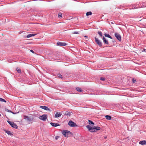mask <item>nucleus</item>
Returning <instances> with one entry per match:
<instances>
[{
	"mask_svg": "<svg viewBox=\"0 0 146 146\" xmlns=\"http://www.w3.org/2000/svg\"><path fill=\"white\" fill-rule=\"evenodd\" d=\"M62 133L65 137H72L73 135L72 133L69 131L66 130L63 131L62 132Z\"/></svg>",
	"mask_w": 146,
	"mask_h": 146,
	"instance_id": "f257e3e1",
	"label": "nucleus"
},
{
	"mask_svg": "<svg viewBox=\"0 0 146 146\" xmlns=\"http://www.w3.org/2000/svg\"><path fill=\"white\" fill-rule=\"evenodd\" d=\"M86 127L90 132H95L94 126L91 127L90 125H88L86 126Z\"/></svg>",
	"mask_w": 146,
	"mask_h": 146,
	"instance_id": "f03ea898",
	"label": "nucleus"
},
{
	"mask_svg": "<svg viewBox=\"0 0 146 146\" xmlns=\"http://www.w3.org/2000/svg\"><path fill=\"white\" fill-rule=\"evenodd\" d=\"M68 125L71 127H77L78 125L74 122L71 120H70L68 123Z\"/></svg>",
	"mask_w": 146,
	"mask_h": 146,
	"instance_id": "7ed1b4c3",
	"label": "nucleus"
},
{
	"mask_svg": "<svg viewBox=\"0 0 146 146\" xmlns=\"http://www.w3.org/2000/svg\"><path fill=\"white\" fill-rule=\"evenodd\" d=\"M95 40L96 43L100 46L101 47L102 46V43L98 39L96 38V37H95Z\"/></svg>",
	"mask_w": 146,
	"mask_h": 146,
	"instance_id": "20e7f679",
	"label": "nucleus"
},
{
	"mask_svg": "<svg viewBox=\"0 0 146 146\" xmlns=\"http://www.w3.org/2000/svg\"><path fill=\"white\" fill-rule=\"evenodd\" d=\"M114 35L117 39L120 41H121V35L118 33H115Z\"/></svg>",
	"mask_w": 146,
	"mask_h": 146,
	"instance_id": "39448f33",
	"label": "nucleus"
},
{
	"mask_svg": "<svg viewBox=\"0 0 146 146\" xmlns=\"http://www.w3.org/2000/svg\"><path fill=\"white\" fill-rule=\"evenodd\" d=\"M23 117L24 119H25L26 120L29 122L32 121L33 119V118H31L29 117L28 116L25 115H24Z\"/></svg>",
	"mask_w": 146,
	"mask_h": 146,
	"instance_id": "423d86ee",
	"label": "nucleus"
},
{
	"mask_svg": "<svg viewBox=\"0 0 146 146\" xmlns=\"http://www.w3.org/2000/svg\"><path fill=\"white\" fill-rule=\"evenodd\" d=\"M39 118L43 121H45L47 118V115L45 114H44L39 117Z\"/></svg>",
	"mask_w": 146,
	"mask_h": 146,
	"instance_id": "0eeeda50",
	"label": "nucleus"
},
{
	"mask_svg": "<svg viewBox=\"0 0 146 146\" xmlns=\"http://www.w3.org/2000/svg\"><path fill=\"white\" fill-rule=\"evenodd\" d=\"M57 45L59 46H64L66 45V43L60 42H58L57 43Z\"/></svg>",
	"mask_w": 146,
	"mask_h": 146,
	"instance_id": "6e6552de",
	"label": "nucleus"
},
{
	"mask_svg": "<svg viewBox=\"0 0 146 146\" xmlns=\"http://www.w3.org/2000/svg\"><path fill=\"white\" fill-rule=\"evenodd\" d=\"M131 8L133 9H137L139 8V5L138 4H133L131 6Z\"/></svg>",
	"mask_w": 146,
	"mask_h": 146,
	"instance_id": "1a4fd4ad",
	"label": "nucleus"
},
{
	"mask_svg": "<svg viewBox=\"0 0 146 146\" xmlns=\"http://www.w3.org/2000/svg\"><path fill=\"white\" fill-rule=\"evenodd\" d=\"M40 108L44 109L46 110H49L50 111V110L47 107L45 106H40Z\"/></svg>",
	"mask_w": 146,
	"mask_h": 146,
	"instance_id": "9d476101",
	"label": "nucleus"
},
{
	"mask_svg": "<svg viewBox=\"0 0 146 146\" xmlns=\"http://www.w3.org/2000/svg\"><path fill=\"white\" fill-rule=\"evenodd\" d=\"M50 124L53 127H57L58 126H60V124L57 123H53L52 122H51L50 123Z\"/></svg>",
	"mask_w": 146,
	"mask_h": 146,
	"instance_id": "9b49d317",
	"label": "nucleus"
},
{
	"mask_svg": "<svg viewBox=\"0 0 146 146\" xmlns=\"http://www.w3.org/2000/svg\"><path fill=\"white\" fill-rule=\"evenodd\" d=\"M12 127L15 128V129H17L18 126L14 122H13L10 125Z\"/></svg>",
	"mask_w": 146,
	"mask_h": 146,
	"instance_id": "f8f14e48",
	"label": "nucleus"
},
{
	"mask_svg": "<svg viewBox=\"0 0 146 146\" xmlns=\"http://www.w3.org/2000/svg\"><path fill=\"white\" fill-rule=\"evenodd\" d=\"M103 40L104 44H109V42L108 41L104 36L103 38Z\"/></svg>",
	"mask_w": 146,
	"mask_h": 146,
	"instance_id": "ddd939ff",
	"label": "nucleus"
},
{
	"mask_svg": "<svg viewBox=\"0 0 146 146\" xmlns=\"http://www.w3.org/2000/svg\"><path fill=\"white\" fill-rule=\"evenodd\" d=\"M72 113H71L70 112H66L64 113V115H66L67 116L70 117L72 115Z\"/></svg>",
	"mask_w": 146,
	"mask_h": 146,
	"instance_id": "4468645a",
	"label": "nucleus"
},
{
	"mask_svg": "<svg viewBox=\"0 0 146 146\" xmlns=\"http://www.w3.org/2000/svg\"><path fill=\"white\" fill-rule=\"evenodd\" d=\"M139 144L142 145H145L146 144V141L143 140L140 141L139 142Z\"/></svg>",
	"mask_w": 146,
	"mask_h": 146,
	"instance_id": "2eb2a0df",
	"label": "nucleus"
},
{
	"mask_svg": "<svg viewBox=\"0 0 146 146\" xmlns=\"http://www.w3.org/2000/svg\"><path fill=\"white\" fill-rule=\"evenodd\" d=\"M94 127L95 132H96L97 131L99 130L100 129V127H99L95 126H94Z\"/></svg>",
	"mask_w": 146,
	"mask_h": 146,
	"instance_id": "dca6fc26",
	"label": "nucleus"
},
{
	"mask_svg": "<svg viewBox=\"0 0 146 146\" xmlns=\"http://www.w3.org/2000/svg\"><path fill=\"white\" fill-rule=\"evenodd\" d=\"M61 115V114L60 113H58V112H57L56 113L55 115V117L56 118L60 116Z\"/></svg>",
	"mask_w": 146,
	"mask_h": 146,
	"instance_id": "f3484780",
	"label": "nucleus"
},
{
	"mask_svg": "<svg viewBox=\"0 0 146 146\" xmlns=\"http://www.w3.org/2000/svg\"><path fill=\"white\" fill-rule=\"evenodd\" d=\"M5 132L8 134L9 135H13L12 133L10 131H8V130H6V131H5Z\"/></svg>",
	"mask_w": 146,
	"mask_h": 146,
	"instance_id": "a211bd4d",
	"label": "nucleus"
},
{
	"mask_svg": "<svg viewBox=\"0 0 146 146\" xmlns=\"http://www.w3.org/2000/svg\"><path fill=\"white\" fill-rule=\"evenodd\" d=\"M104 35L105 37H108V38H109L111 39H112V37L111 36H110L108 34H106V33H105L104 34Z\"/></svg>",
	"mask_w": 146,
	"mask_h": 146,
	"instance_id": "6ab92c4d",
	"label": "nucleus"
},
{
	"mask_svg": "<svg viewBox=\"0 0 146 146\" xmlns=\"http://www.w3.org/2000/svg\"><path fill=\"white\" fill-rule=\"evenodd\" d=\"M36 35V34H30L27 35V38H29L31 36H34Z\"/></svg>",
	"mask_w": 146,
	"mask_h": 146,
	"instance_id": "aec40b11",
	"label": "nucleus"
},
{
	"mask_svg": "<svg viewBox=\"0 0 146 146\" xmlns=\"http://www.w3.org/2000/svg\"><path fill=\"white\" fill-rule=\"evenodd\" d=\"M92 14V12L91 11L88 12L86 13V16L87 17H88L90 15H91Z\"/></svg>",
	"mask_w": 146,
	"mask_h": 146,
	"instance_id": "412c9836",
	"label": "nucleus"
},
{
	"mask_svg": "<svg viewBox=\"0 0 146 146\" xmlns=\"http://www.w3.org/2000/svg\"><path fill=\"white\" fill-rule=\"evenodd\" d=\"M105 117L108 120L111 119V117L108 115H106Z\"/></svg>",
	"mask_w": 146,
	"mask_h": 146,
	"instance_id": "4be33fe9",
	"label": "nucleus"
},
{
	"mask_svg": "<svg viewBox=\"0 0 146 146\" xmlns=\"http://www.w3.org/2000/svg\"><path fill=\"white\" fill-rule=\"evenodd\" d=\"M88 123L90 125H94V122L90 120H88Z\"/></svg>",
	"mask_w": 146,
	"mask_h": 146,
	"instance_id": "5701e85b",
	"label": "nucleus"
},
{
	"mask_svg": "<svg viewBox=\"0 0 146 146\" xmlns=\"http://www.w3.org/2000/svg\"><path fill=\"white\" fill-rule=\"evenodd\" d=\"M76 89L77 91L78 92H82V91H83L81 88L79 87H77L76 88Z\"/></svg>",
	"mask_w": 146,
	"mask_h": 146,
	"instance_id": "b1692460",
	"label": "nucleus"
},
{
	"mask_svg": "<svg viewBox=\"0 0 146 146\" xmlns=\"http://www.w3.org/2000/svg\"><path fill=\"white\" fill-rule=\"evenodd\" d=\"M57 76L59 78H62V75L60 74V73H58L57 74Z\"/></svg>",
	"mask_w": 146,
	"mask_h": 146,
	"instance_id": "393cba45",
	"label": "nucleus"
},
{
	"mask_svg": "<svg viewBox=\"0 0 146 146\" xmlns=\"http://www.w3.org/2000/svg\"><path fill=\"white\" fill-rule=\"evenodd\" d=\"M62 15L61 13H59L58 14V17L59 18H61L62 17Z\"/></svg>",
	"mask_w": 146,
	"mask_h": 146,
	"instance_id": "a878e982",
	"label": "nucleus"
},
{
	"mask_svg": "<svg viewBox=\"0 0 146 146\" xmlns=\"http://www.w3.org/2000/svg\"><path fill=\"white\" fill-rule=\"evenodd\" d=\"M98 33L100 36L101 37L102 36V33L100 31H98Z\"/></svg>",
	"mask_w": 146,
	"mask_h": 146,
	"instance_id": "bb28decb",
	"label": "nucleus"
},
{
	"mask_svg": "<svg viewBox=\"0 0 146 146\" xmlns=\"http://www.w3.org/2000/svg\"><path fill=\"white\" fill-rule=\"evenodd\" d=\"M16 69L18 73H21V71L20 69H19L17 67V68Z\"/></svg>",
	"mask_w": 146,
	"mask_h": 146,
	"instance_id": "cd10ccee",
	"label": "nucleus"
},
{
	"mask_svg": "<svg viewBox=\"0 0 146 146\" xmlns=\"http://www.w3.org/2000/svg\"><path fill=\"white\" fill-rule=\"evenodd\" d=\"M5 111H7V112H10V113H12L13 114H15V113H14L12 111H11L9 110L8 109H5Z\"/></svg>",
	"mask_w": 146,
	"mask_h": 146,
	"instance_id": "c85d7f7f",
	"label": "nucleus"
},
{
	"mask_svg": "<svg viewBox=\"0 0 146 146\" xmlns=\"http://www.w3.org/2000/svg\"><path fill=\"white\" fill-rule=\"evenodd\" d=\"M0 101L3 102H6V100L0 98Z\"/></svg>",
	"mask_w": 146,
	"mask_h": 146,
	"instance_id": "c756f323",
	"label": "nucleus"
},
{
	"mask_svg": "<svg viewBox=\"0 0 146 146\" xmlns=\"http://www.w3.org/2000/svg\"><path fill=\"white\" fill-rule=\"evenodd\" d=\"M100 80H102L103 81H104L105 80V78L104 77H101L100 78Z\"/></svg>",
	"mask_w": 146,
	"mask_h": 146,
	"instance_id": "7c9ffc66",
	"label": "nucleus"
},
{
	"mask_svg": "<svg viewBox=\"0 0 146 146\" xmlns=\"http://www.w3.org/2000/svg\"><path fill=\"white\" fill-rule=\"evenodd\" d=\"M136 80L135 79L133 78L132 81L133 83H135L136 81Z\"/></svg>",
	"mask_w": 146,
	"mask_h": 146,
	"instance_id": "2f4dec72",
	"label": "nucleus"
},
{
	"mask_svg": "<svg viewBox=\"0 0 146 146\" xmlns=\"http://www.w3.org/2000/svg\"><path fill=\"white\" fill-rule=\"evenodd\" d=\"M7 122L11 125V124L12 123V122H13L11 121H9L8 120L7 121Z\"/></svg>",
	"mask_w": 146,
	"mask_h": 146,
	"instance_id": "473e14b6",
	"label": "nucleus"
},
{
	"mask_svg": "<svg viewBox=\"0 0 146 146\" xmlns=\"http://www.w3.org/2000/svg\"><path fill=\"white\" fill-rule=\"evenodd\" d=\"M7 122L11 125V124L12 123V122H13L11 121H9L8 120L7 121Z\"/></svg>",
	"mask_w": 146,
	"mask_h": 146,
	"instance_id": "72a5a7b5",
	"label": "nucleus"
},
{
	"mask_svg": "<svg viewBox=\"0 0 146 146\" xmlns=\"http://www.w3.org/2000/svg\"><path fill=\"white\" fill-rule=\"evenodd\" d=\"M73 33L74 34H78V32H77L76 31H75V32H74Z\"/></svg>",
	"mask_w": 146,
	"mask_h": 146,
	"instance_id": "f704fd0d",
	"label": "nucleus"
},
{
	"mask_svg": "<svg viewBox=\"0 0 146 146\" xmlns=\"http://www.w3.org/2000/svg\"><path fill=\"white\" fill-rule=\"evenodd\" d=\"M59 137H59V136H56V137H55V139H56V140H57V139H58V138H59Z\"/></svg>",
	"mask_w": 146,
	"mask_h": 146,
	"instance_id": "c9c22d12",
	"label": "nucleus"
},
{
	"mask_svg": "<svg viewBox=\"0 0 146 146\" xmlns=\"http://www.w3.org/2000/svg\"><path fill=\"white\" fill-rule=\"evenodd\" d=\"M30 51L33 53H35V52L32 50H30Z\"/></svg>",
	"mask_w": 146,
	"mask_h": 146,
	"instance_id": "e433bc0d",
	"label": "nucleus"
},
{
	"mask_svg": "<svg viewBox=\"0 0 146 146\" xmlns=\"http://www.w3.org/2000/svg\"><path fill=\"white\" fill-rule=\"evenodd\" d=\"M144 51L146 52V49H144L143 50H142V52H143Z\"/></svg>",
	"mask_w": 146,
	"mask_h": 146,
	"instance_id": "4c0bfd02",
	"label": "nucleus"
},
{
	"mask_svg": "<svg viewBox=\"0 0 146 146\" xmlns=\"http://www.w3.org/2000/svg\"><path fill=\"white\" fill-rule=\"evenodd\" d=\"M84 37H88V36H84Z\"/></svg>",
	"mask_w": 146,
	"mask_h": 146,
	"instance_id": "58836bf2",
	"label": "nucleus"
},
{
	"mask_svg": "<svg viewBox=\"0 0 146 146\" xmlns=\"http://www.w3.org/2000/svg\"><path fill=\"white\" fill-rule=\"evenodd\" d=\"M1 116V114H0V117Z\"/></svg>",
	"mask_w": 146,
	"mask_h": 146,
	"instance_id": "ea45409f",
	"label": "nucleus"
}]
</instances>
